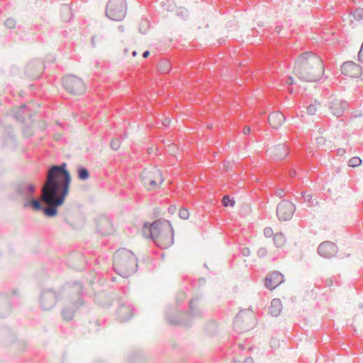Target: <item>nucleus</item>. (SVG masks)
Wrapping results in <instances>:
<instances>
[{
    "instance_id": "obj_1",
    "label": "nucleus",
    "mask_w": 363,
    "mask_h": 363,
    "mask_svg": "<svg viewBox=\"0 0 363 363\" xmlns=\"http://www.w3.org/2000/svg\"><path fill=\"white\" fill-rule=\"evenodd\" d=\"M70 181L66 164L49 169L41 194V199L50 206L43 209L46 216L51 217L57 214L56 208L64 203L68 194Z\"/></svg>"
},
{
    "instance_id": "obj_2",
    "label": "nucleus",
    "mask_w": 363,
    "mask_h": 363,
    "mask_svg": "<svg viewBox=\"0 0 363 363\" xmlns=\"http://www.w3.org/2000/svg\"><path fill=\"white\" fill-rule=\"evenodd\" d=\"M295 69L300 78L312 82L316 81L323 75L324 66L318 55L312 52H306L298 56Z\"/></svg>"
},
{
    "instance_id": "obj_3",
    "label": "nucleus",
    "mask_w": 363,
    "mask_h": 363,
    "mask_svg": "<svg viewBox=\"0 0 363 363\" xmlns=\"http://www.w3.org/2000/svg\"><path fill=\"white\" fill-rule=\"evenodd\" d=\"M142 233L145 237H150L160 248L170 247L174 242L173 229L168 220H157L150 225L145 223Z\"/></svg>"
},
{
    "instance_id": "obj_4",
    "label": "nucleus",
    "mask_w": 363,
    "mask_h": 363,
    "mask_svg": "<svg viewBox=\"0 0 363 363\" xmlns=\"http://www.w3.org/2000/svg\"><path fill=\"white\" fill-rule=\"evenodd\" d=\"M113 267L122 277H128L137 267V259L134 254L126 249L118 250L114 255Z\"/></svg>"
},
{
    "instance_id": "obj_5",
    "label": "nucleus",
    "mask_w": 363,
    "mask_h": 363,
    "mask_svg": "<svg viewBox=\"0 0 363 363\" xmlns=\"http://www.w3.org/2000/svg\"><path fill=\"white\" fill-rule=\"evenodd\" d=\"M127 11L125 0H109L106 7V15L112 21H122Z\"/></svg>"
},
{
    "instance_id": "obj_6",
    "label": "nucleus",
    "mask_w": 363,
    "mask_h": 363,
    "mask_svg": "<svg viewBox=\"0 0 363 363\" xmlns=\"http://www.w3.org/2000/svg\"><path fill=\"white\" fill-rule=\"evenodd\" d=\"M62 84L65 89L73 94H81L86 90V86L82 80L73 75L64 77Z\"/></svg>"
},
{
    "instance_id": "obj_7",
    "label": "nucleus",
    "mask_w": 363,
    "mask_h": 363,
    "mask_svg": "<svg viewBox=\"0 0 363 363\" xmlns=\"http://www.w3.org/2000/svg\"><path fill=\"white\" fill-rule=\"evenodd\" d=\"M342 74L349 78H359L362 76V67L352 61L344 62L341 66Z\"/></svg>"
},
{
    "instance_id": "obj_8",
    "label": "nucleus",
    "mask_w": 363,
    "mask_h": 363,
    "mask_svg": "<svg viewBox=\"0 0 363 363\" xmlns=\"http://www.w3.org/2000/svg\"><path fill=\"white\" fill-rule=\"evenodd\" d=\"M295 211L294 205L288 201L281 202L277 208V214L280 220H290Z\"/></svg>"
},
{
    "instance_id": "obj_9",
    "label": "nucleus",
    "mask_w": 363,
    "mask_h": 363,
    "mask_svg": "<svg viewBox=\"0 0 363 363\" xmlns=\"http://www.w3.org/2000/svg\"><path fill=\"white\" fill-rule=\"evenodd\" d=\"M318 252L320 256L325 258H330L337 254V247L332 242L325 241L318 246Z\"/></svg>"
},
{
    "instance_id": "obj_10",
    "label": "nucleus",
    "mask_w": 363,
    "mask_h": 363,
    "mask_svg": "<svg viewBox=\"0 0 363 363\" xmlns=\"http://www.w3.org/2000/svg\"><path fill=\"white\" fill-rule=\"evenodd\" d=\"M283 281V275L279 272H274L270 273L265 278L264 285L267 289L272 290L281 284Z\"/></svg>"
},
{
    "instance_id": "obj_11",
    "label": "nucleus",
    "mask_w": 363,
    "mask_h": 363,
    "mask_svg": "<svg viewBox=\"0 0 363 363\" xmlns=\"http://www.w3.org/2000/svg\"><path fill=\"white\" fill-rule=\"evenodd\" d=\"M268 121L272 128H278L284 122L285 116L279 111H274L269 114Z\"/></svg>"
},
{
    "instance_id": "obj_12",
    "label": "nucleus",
    "mask_w": 363,
    "mask_h": 363,
    "mask_svg": "<svg viewBox=\"0 0 363 363\" xmlns=\"http://www.w3.org/2000/svg\"><path fill=\"white\" fill-rule=\"evenodd\" d=\"M253 319V315L251 313L248 312H240L236 316L234 321V327L236 330H240V325L243 320H246V326L244 328L245 330H248L250 328V325L248 324L249 320Z\"/></svg>"
},
{
    "instance_id": "obj_13",
    "label": "nucleus",
    "mask_w": 363,
    "mask_h": 363,
    "mask_svg": "<svg viewBox=\"0 0 363 363\" xmlns=\"http://www.w3.org/2000/svg\"><path fill=\"white\" fill-rule=\"evenodd\" d=\"M163 182V177L160 170H155L152 172L149 179V189H154L159 187Z\"/></svg>"
},
{
    "instance_id": "obj_14",
    "label": "nucleus",
    "mask_w": 363,
    "mask_h": 363,
    "mask_svg": "<svg viewBox=\"0 0 363 363\" xmlns=\"http://www.w3.org/2000/svg\"><path fill=\"white\" fill-rule=\"evenodd\" d=\"M347 108V103L342 101H335L330 106L333 113L336 116H341Z\"/></svg>"
},
{
    "instance_id": "obj_15",
    "label": "nucleus",
    "mask_w": 363,
    "mask_h": 363,
    "mask_svg": "<svg viewBox=\"0 0 363 363\" xmlns=\"http://www.w3.org/2000/svg\"><path fill=\"white\" fill-rule=\"evenodd\" d=\"M282 309L281 301L279 298H274L271 302L269 313L273 316H277L280 314Z\"/></svg>"
},
{
    "instance_id": "obj_16",
    "label": "nucleus",
    "mask_w": 363,
    "mask_h": 363,
    "mask_svg": "<svg viewBox=\"0 0 363 363\" xmlns=\"http://www.w3.org/2000/svg\"><path fill=\"white\" fill-rule=\"evenodd\" d=\"M274 151L279 158H284L289 153V147L286 144H281L276 147Z\"/></svg>"
},
{
    "instance_id": "obj_17",
    "label": "nucleus",
    "mask_w": 363,
    "mask_h": 363,
    "mask_svg": "<svg viewBox=\"0 0 363 363\" xmlns=\"http://www.w3.org/2000/svg\"><path fill=\"white\" fill-rule=\"evenodd\" d=\"M273 241L275 246L278 248L284 247L286 242V240L282 233H276L274 235Z\"/></svg>"
},
{
    "instance_id": "obj_18",
    "label": "nucleus",
    "mask_w": 363,
    "mask_h": 363,
    "mask_svg": "<svg viewBox=\"0 0 363 363\" xmlns=\"http://www.w3.org/2000/svg\"><path fill=\"white\" fill-rule=\"evenodd\" d=\"M170 63L166 60H160L157 65V69L162 73H167L170 70Z\"/></svg>"
},
{
    "instance_id": "obj_19",
    "label": "nucleus",
    "mask_w": 363,
    "mask_h": 363,
    "mask_svg": "<svg viewBox=\"0 0 363 363\" xmlns=\"http://www.w3.org/2000/svg\"><path fill=\"white\" fill-rule=\"evenodd\" d=\"M35 186L32 183H27L21 188V191L25 195H31L35 190Z\"/></svg>"
},
{
    "instance_id": "obj_20",
    "label": "nucleus",
    "mask_w": 363,
    "mask_h": 363,
    "mask_svg": "<svg viewBox=\"0 0 363 363\" xmlns=\"http://www.w3.org/2000/svg\"><path fill=\"white\" fill-rule=\"evenodd\" d=\"M77 172L79 179L81 180H86L88 179L89 174L86 168L80 167L78 168Z\"/></svg>"
},
{
    "instance_id": "obj_21",
    "label": "nucleus",
    "mask_w": 363,
    "mask_h": 363,
    "mask_svg": "<svg viewBox=\"0 0 363 363\" xmlns=\"http://www.w3.org/2000/svg\"><path fill=\"white\" fill-rule=\"evenodd\" d=\"M362 160L358 157H353L348 161V165L352 167H356L361 164Z\"/></svg>"
},
{
    "instance_id": "obj_22",
    "label": "nucleus",
    "mask_w": 363,
    "mask_h": 363,
    "mask_svg": "<svg viewBox=\"0 0 363 363\" xmlns=\"http://www.w3.org/2000/svg\"><path fill=\"white\" fill-rule=\"evenodd\" d=\"M222 203L225 207H233L235 205V201L228 195H226L223 196Z\"/></svg>"
},
{
    "instance_id": "obj_23",
    "label": "nucleus",
    "mask_w": 363,
    "mask_h": 363,
    "mask_svg": "<svg viewBox=\"0 0 363 363\" xmlns=\"http://www.w3.org/2000/svg\"><path fill=\"white\" fill-rule=\"evenodd\" d=\"M179 216L182 219H187L189 216V213L186 208H182L179 209Z\"/></svg>"
},
{
    "instance_id": "obj_24",
    "label": "nucleus",
    "mask_w": 363,
    "mask_h": 363,
    "mask_svg": "<svg viewBox=\"0 0 363 363\" xmlns=\"http://www.w3.org/2000/svg\"><path fill=\"white\" fill-rule=\"evenodd\" d=\"M30 204H31L32 208L35 211L42 209L40 201L38 200H32L30 201Z\"/></svg>"
},
{
    "instance_id": "obj_25",
    "label": "nucleus",
    "mask_w": 363,
    "mask_h": 363,
    "mask_svg": "<svg viewBox=\"0 0 363 363\" xmlns=\"http://www.w3.org/2000/svg\"><path fill=\"white\" fill-rule=\"evenodd\" d=\"M121 146V141L118 139L112 140L111 142V147L114 150H117Z\"/></svg>"
},
{
    "instance_id": "obj_26",
    "label": "nucleus",
    "mask_w": 363,
    "mask_h": 363,
    "mask_svg": "<svg viewBox=\"0 0 363 363\" xmlns=\"http://www.w3.org/2000/svg\"><path fill=\"white\" fill-rule=\"evenodd\" d=\"M274 234V231L272 228L270 227H266L264 229V235L266 238H271Z\"/></svg>"
},
{
    "instance_id": "obj_27",
    "label": "nucleus",
    "mask_w": 363,
    "mask_h": 363,
    "mask_svg": "<svg viewBox=\"0 0 363 363\" xmlns=\"http://www.w3.org/2000/svg\"><path fill=\"white\" fill-rule=\"evenodd\" d=\"M268 252L266 247H260L257 250V255L259 257H264L267 255Z\"/></svg>"
},
{
    "instance_id": "obj_28",
    "label": "nucleus",
    "mask_w": 363,
    "mask_h": 363,
    "mask_svg": "<svg viewBox=\"0 0 363 363\" xmlns=\"http://www.w3.org/2000/svg\"><path fill=\"white\" fill-rule=\"evenodd\" d=\"M317 108L315 104H311L307 107V111L309 114L313 115L316 112Z\"/></svg>"
},
{
    "instance_id": "obj_29",
    "label": "nucleus",
    "mask_w": 363,
    "mask_h": 363,
    "mask_svg": "<svg viewBox=\"0 0 363 363\" xmlns=\"http://www.w3.org/2000/svg\"><path fill=\"white\" fill-rule=\"evenodd\" d=\"M358 60L359 62L363 63V42L358 53Z\"/></svg>"
},
{
    "instance_id": "obj_30",
    "label": "nucleus",
    "mask_w": 363,
    "mask_h": 363,
    "mask_svg": "<svg viewBox=\"0 0 363 363\" xmlns=\"http://www.w3.org/2000/svg\"><path fill=\"white\" fill-rule=\"evenodd\" d=\"M326 139L323 137H319L316 139V143L320 145H324Z\"/></svg>"
},
{
    "instance_id": "obj_31",
    "label": "nucleus",
    "mask_w": 363,
    "mask_h": 363,
    "mask_svg": "<svg viewBox=\"0 0 363 363\" xmlns=\"http://www.w3.org/2000/svg\"><path fill=\"white\" fill-rule=\"evenodd\" d=\"M250 131H251L250 127L248 125L245 126L242 129V133L245 135H249L250 133Z\"/></svg>"
},
{
    "instance_id": "obj_32",
    "label": "nucleus",
    "mask_w": 363,
    "mask_h": 363,
    "mask_svg": "<svg viewBox=\"0 0 363 363\" xmlns=\"http://www.w3.org/2000/svg\"><path fill=\"white\" fill-rule=\"evenodd\" d=\"M355 13H357L359 16H361L363 14V10L362 9H357L355 11Z\"/></svg>"
},
{
    "instance_id": "obj_33",
    "label": "nucleus",
    "mask_w": 363,
    "mask_h": 363,
    "mask_svg": "<svg viewBox=\"0 0 363 363\" xmlns=\"http://www.w3.org/2000/svg\"><path fill=\"white\" fill-rule=\"evenodd\" d=\"M252 362H253V360L250 357L245 359V360L244 362V363H252Z\"/></svg>"
},
{
    "instance_id": "obj_34",
    "label": "nucleus",
    "mask_w": 363,
    "mask_h": 363,
    "mask_svg": "<svg viewBox=\"0 0 363 363\" xmlns=\"http://www.w3.org/2000/svg\"><path fill=\"white\" fill-rule=\"evenodd\" d=\"M149 55H150V52L147 50V51L143 52V57L145 58V57H147L149 56Z\"/></svg>"
},
{
    "instance_id": "obj_35",
    "label": "nucleus",
    "mask_w": 363,
    "mask_h": 363,
    "mask_svg": "<svg viewBox=\"0 0 363 363\" xmlns=\"http://www.w3.org/2000/svg\"><path fill=\"white\" fill-rule=\"evenodd\" d=\"M295 174H296V172H295V170H290V171H289V175H290V177H294V176H295Z\"/></svg>"
},
{
    "instance_id": "obj_36",
    "label": "nucleus",
    "mask_w": 363,
    "mask_h": 363,
    "mask_svg": "<svg viewBox=\"0 0 363 363\" xmlns=\"http://www.w3.org/2000/svg\"><path fill=\"white\" fill-rule=\"evenodd\" d=\"M136 55H137L136 51H133V52H132V55H133V56H136Z\"/></svg>"
}]
</instances>
